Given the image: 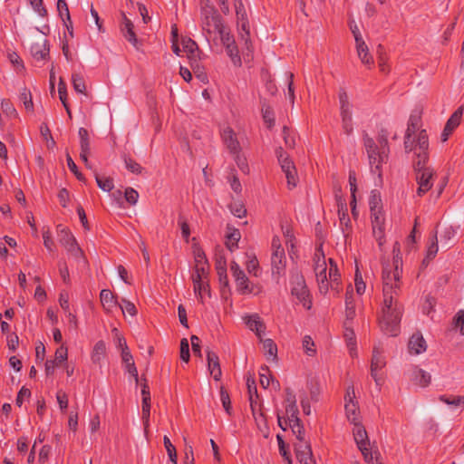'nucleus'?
I'll return each mask as SVG.
<instances>
[{"label": "nucleus", "mask_w": 464, "mask_h": 464, "mask_svg": "<svg viewBox=\"0 0 464 464\" xmlns=\"http://www.w3.org/2000/svg\"><path fill=\"white\" fill-rule=\"evenodd\" d=\"M112 333L114 334L117 348L120 349L121 352L129 350L125 338L120 334L118 329L114 328L112 330Z\"/></svg>", "instance_id": "052dcab7"}, {"label": "nucleus", "mask_w": 464, "mask_h": 464, "mask_svg": "<svg viewBox=\"0 0 464 464\" xmlns=\"http://www.w3.org/2000/svg\"><path fill=\"white\" fill-rule=\"evenodd\" d=\"M122 22L121 24L120 29L124 36V38L130 43L135 48L138 47V38L136 33L134 32V24L130 19L127 17L124 13H121Z\"/></svg>", "instance_id": "6ab92c4d"}, {"label": "nucleus", "mask_w": 464, "mask_h": 464, "mask_svg": "<svg viewBox=\"0 0 464 464\" xmlns=\"http://www.w3.org/2000/svg\"><path fill=\"white\" fill-rule=\"evenodd\" d=\"M95 179L98 187L103 191H111L114 185L113 179L109 177H102L99 174L95 173Z\"/></svg>", "instance_id": "a19ab883"}, {"label": "nucleus", "mask_w": 464, "mask_h": 464, "mask_svg": "<svg viewBox=\"0 0 464 464\" xmlns=\"http://www.w3.org/2000/svg\"><path fill=\"white\" fill-rule=\"evenodd\" d=\"M288 422L294 435L296 438V442L306 441L304 440V429L303 424L301 423V420L293 419L291 421Z\"/></svg>", "instance_id": "c9c22d12"}, {"label": "nucleus", "mask_w": 464, "mask_h": 464, "mask_svg": "<svg viewBox=\"0 0 464 464\" xmlns=\"http://www.w3.org/2000/svg\"><path fill=\"white\" fill-rule=\"evenodd\" d=\"M356 50H357L358 57L360 58L361 62L363 64H365L369 67L373 65V63H374L373 58L370 54L369 48H368L367 44H365V42L363 41V39L357 38Z\"/></svg>", "instance_id": "c85d7f7f"}, {"label": "nucleus", "mask_w": 464, "mask_h": 464, "mask_svg": "<svg viewBox=\"0 0 464 464\" xmlns=\"http://www.w3.org/2000/svg\"><path fill=\"white\" fill-rule=\"evenodd\" d=\"M338 215L340 219V225L342 227V230L345 236L349 234L351 231V221L350 218L347 214V206L345 202L340 200L338 203Z\"/></svg>", "instance_id": "7c9ffc66"}, {"label": "nucleus", "mask_w": 464, "mask_h": 464, "mask_svg": "<svg viewBox=\"0 0 464 464\" xmlns=\"http://www.w3.org/2000/svg\"><path fill=\"white\" fill-rule=\"evenodd\" d=\"M392 255V265H383L382 268L383 305L379 324L385 334L396 336L399 334L402 314V305L399 302L402 284V256L399 242L394 243Z\"/></svg>", "instance_id": "f257e3e1"}, {"label": "nucleus", "mask_w": 464, "mask_h": 464, "mask_svg": "<svg viewBox=\"0 0 464 464\" xmlns=\"http://www.w3.org/2000/svg\"><path fill=\"white\" fill-rule=\"evenodd\" d=\"M386 365V360L377 348L373 349L372 362H371V375L373 378L377 385H381L382 382V374H379V371L382 370Z\"/></svg>", "instance_id": "dca6fc26"}, {"label": "nucleus", "mask_w": 464, "mask_h": 464, "mask_svg": "<svg viewBox=\"0 0 464 464\" xmlns=\"http://www.w3.org/2000/svg\"><path fill=\"white\" fill-rule=\"evenodd\" d=\"M285 413L287 415L288 421H291L293 419H299V411L296 402L285 403Z\"/></svg>", "instance_id": "680f3d73"}, {"label": "nucleus", "mask_w": 464, "mask_h": 464, "mask_svg": "<svg viewBox=\"0 0 464 464\" xmlns=\"http://www.w3.org/2000/svg\"><path fill=\"white\" fill-rule=\"evenodd\" d=\"M321 249H318L314 255V273L316 280L318 282L319 290L321 293H327L329 289L328 283V271L325 257L324 253H320Z\"/></svg>", "instance_id": "f8f14e48"}, {"label": "nucleus", "mask_w": 464, "mask_h": 464, "mask_svg": "<svg viewBox=\"0 0 464 464\" xmlns=\"http://www.w3.org/2000/svg\"><path fill=\"white\" fill-rule=\"evenodd\" d=\"M241 237L240 232L238 229H234L227 236L226 246L229 250H233L234 247L237 246V242Z\"/></svg>", "instance_id": "8fccbe9b"}, {"label": "nucleus", "mask_w": 464, "mask_h": 464, "mask_svg": "<svg viewBox=\"0 0 464 464\" xmlns=\"http://www.w3.org/2000/svg\"><path fill=\"white\" fill-rule=\"evenodd\" d=\"M262 115L264 121L267 124L268 128H271L275 124L274 111L270 107L262 109Z\"/></svg>", "instance_id": "69168bd1"}, {"label": "nucleus", "mask_w": 464, "mask_h": 464, "mask_svg": "<svg viewBox=\"0 0 464 464\" xmlns=\"http://www.w3.org/2000/svg\"><path fill=\"white\" fill-rule=\"evenodd\" d=\"M100 299L106 313H111L114 307L119 305L117 297L109 289H102L101 291Z\"/></svg>", "instance_id": "cd10ccee"}, {"label": "nucleus", "mask_w": 464, "mask_h": 464, "mask_svg": "<svg viewBox=\"0 0 464 464\" xmlns=\"http://www.w3.org/2000/svg\"><path fill=\"white\" fill-rule=\"evenodd\" d=\"M344 409L347 420L355 424L361 422V415L358 406V401L355 400V392L353 386H349L346 389L344 396Z\"/></svg>", "instance_id": "ddd939ff"}, {"label": "nucleus", "mask_w": 464, "mask_h": 464, "mask_svg": "<svg viewBox=\"0 0 464 464\" xmlns=\"http://www.w3.org/2000/svg\"><path fill=\"white\" fill-rule=\"evenodd\" d=\"M32 56L36 61H43L49 55V45L46 39H42L31 45L30 48Z\"/></svg>", "instance_id": "a878e982"}, {"label": "nucleus", "mask_w": 464, "mask_h": 464, "mask_svg": "<svg viewBox=\"0 0 464 464\" xmlns=\"http://www.w3.org/2000/svg\"><path fill=\"white\" fill-rule=\"evenodd\" d=\"M420 117L411 114L404 136V150L406 153L412 152L417 158H425V151L429 150V137L425 130H419Z\"/></svg>", "instance_id": "f03ea898"}, {"label": "nucleus", "mask_w": 464, "mask_h": 464, "mask_svg": "<svg viewBox=\"0 0 464 464\" xmlns=\"http://www.w3.org/2000/svg\"><path fill=\"white\" fill-rule=\"evenodd\" d=\"M208 269L205 267H194V272L192 274V281L194 285V292L198 300L203 303V295L201 293V285L202 280H207L208 276Z\"/></svg>", "instance_id": "412c9836"}, {"label": "nucleus", "mask_w": 464, "mask_h": 464, "mask_svg": "<svg viewBox=\"0 0 464 464\" xmlns=\"http://www.w3.org/2000/svg\"><path fill=\"white\" fill-rule=\"evenodd\" d=\"M329 271H328V283L331 285V288L335 290L337 293L339 292V278L340 274L338 272L337 265L332 258H329Z\"/></svg>", "instance_id": "2f4dec72"}, {"label": "nucleus", "mask_w": 464, "mask_h": 464, "mask_svg": "<svg viewBox=\"0 0 464 464\" xmlns=\"http://www.w3.org/2000/svg\"><path fill=\"white\" fill-rule=\"evenodd\" d=\"M344 326V332H343V337L345 339L347 347L349 349V353L351 356L356 355V339H355V334L353 329V321H344L343 324Z\"/></svg>", "instance_id": "393cba45"}, {"label": "nucleus", "mask_w": 464, "mask_h": 464, "mask_svg": "<svg viewBox=\"0 0 464 464\" xmlns=\"http://www.w3.org/2000/svg\"><path fill=\"white\" fill-rule=\"evenodd\" d=\"M218 39L220 40L225 47L236 43L234 37L230 34V32L226 26L218 33Z\"/></svg>", "instance_id": "864d4df0"}, {"label": "nucleus", "mask_w": 464, "mask_h": 464, "mask_svg": "<svg viewBox=\"0 0 464 464\" xmlns=\"http://www.w3.org/2000/svg\"><path fill=\"white\" fill-rule=\"evenodd\" d=\"M389 131L382 129L378 133L377 145L372 138L367 134L363 136V144L366 149L372 171L381 176L382 165L388 159L390 152L388 145Z\"/></svg>", "instance_id": "7ed1b4c3"}, {"label": "nucleus", "mask_w": 464, "mask_h": 464, "mask_svg": "<svg viewBox=\"0 0 464 464\" xmlns=\"http://www.w3.org/2000/svg\"><path fill=\"white\" fill-rule=\"evenodd\" d=\"M66 160H67V166H68L69 169L75 175L77 179L80 181H85L84 176L82 175V172L79 171L75 162L73 161V160L72 159L70 154L66 155Z\"/></svg>", "instance_id": "4d7b16f0"}, {"label": "nucleus", "mask_w": 464, "mask_h": 464, "mask_svg": "<svg viewBox=\"0 0 464 464\" xmlns=\"http://www.w3.org/2000/svg\"><path fill=\"white\" fill-rule=\"evenodd\" d=\"M243 320L246 326L251 331L255 332L258 337H261L262 334L265 333L266 325L257 314L246 315L243 317Z\"/></svg>", "instance_id": "5701e85b"}, {"label": "nucleus", "mask_w": 464, "mask_h": 464, "mask_svg": "<svg viewBox=\"0 0 464 464\" xmlns=\"http://www.w3.org/2000/svg\"><path fill=\"white\" fill-rule=\"evenodd\" d=\"M302 346H303V349L304 351V353L308 355V356H314L315 355L316 353V350L314 348V342L313 341L312 337L309 336V335H305L304 338H303V341H302Z\"/></svg>", "instance_id": "09e8293b"}, {"label": "nucleus", "mask_w": 464, "mask_h": 464, "mask_svg": "<svg viewBox=\"0 0 464 464\" xmlns=\"http://www.w3.org/2000/svg\"><path fill=\"white\" fill-rule=\"evenodd\" d=\"M221 137L230 153H240L241 147L239 141L236 136L235 131L230 127H227L223 130Z\"/></svg>", "instance_id": "aec40b11"}, {"label": "nucleus", "mask_w": 464, "mask_h": 464, "mask_svg": "<svg viewBox=\"0 0 464 464\" xmlns=\"http://www.w3.org/2000/svg\"><path fill=\"white\" fill-rule=\"evenodd\" d=\"M276 153L281 169L285 174L288 187L295 188L296 186L298 178L294 162L289 158L288 154L283 150V148H278Z\"/></svg>", "instance_id": "1a4fd4ad"}, {"label": "nucleus", "mask_w": 464, "mask_h": 464, "mask_svg": "<svg viewBox=\"0 0 464 464\" xmlns=\"http://www.w3.org/2000/svg\"><path fill=\"white\" fill-rule=\"evenodd\" d=\"M246 387L248 392L249 399H252L253 397L257 398V389L256 384V380L252 375H247L246 378Z\"/></svg>", "instance_id": "13d9d810"}, {"label": "nucleus", "mask_w": 464, "mask_h": 464, "mask_svg": "<svg viewBox=\"0 0 464 464\" xmlns=\"http://www.w3.org/2000/svg\"><path fill=\"white\" fill-rule=\"evenodd\" d=\"M67 358H68V350L64 345H61L55 351V358L53 361H56V362L60 365L62 362H64L65 361H67Z\"/></svg>", "instance_id": "338daca9"}, {"label": "nucleus", "mask_w": 464, "mask_h": 464, "mask_svg": "<svg viewBox=\"0 0 464 464\" xmlns=\"http://www.w3.org/2000/svg\"><path fill=\"white\" fill-rule=\"evenodd\" d=\"M189 357L190 354L188 341L186 338H183L180 341V359L183 362H188L189 361Z\"/></svg>", "instance_id": "0e129e2a"}, {"label": "nucleus", "mask_w": 464, "mask_h": 464, "mask_svg": "<svg viewBox=\"0 0 464 464\" xmlns=\"http://www.w3.org/2000/svg\"><path fill=\"white\" fill-rule=\"evenodd\" d=\"M79 138H80V158L83 161L84 165L88 169H92V165L89 162L88 156L91 152V143L89 138V132L85 128H80L78 130Z\"/></svg>", "instance_id": "a211bd4d"}, {"label": "nucleus", "mask_w": 464, "mask_h": 464, "mask_svg": "<svg viewBox=\"0 0 464 464\" xmlns=\"http://www.w3.org/2000/svg\"><path fill=\"white\" fill-rule=\"evenodd\" d=\"M271 249L272 274L276 277V280H278L279 277L285 274L286 258L280 238L277 236H275L272 238Z\"/></svg>", "instance_id": "0eeeda50"}, {"label": "nucleus", "mask_w": 464, "mask_h": 464, "mask_svg": "<svg viewBox=\"0 0 464 464\" xmlns=\"http://www.w3.org/2000/svg\"><path fill=\"white\" fill-rule=\"evenodd\" d=\"M119 306L122 313H128L131 316H135L137 314V309L134 304L129 300L124 298L121 299V304H119Z\"/></svg>", "instance_id": "5fc2aeb1"}, {"label": "nucleus", "mask_w": 464, "mask_h": 464, "mask_svg": "<svg viewBox=\"0 0 464 464\" xmlns=\"http://www.w3.org/2000/svg\"><path fill=\"white\" fill-rule=\"evenodd\" d=\"M106 354V344L103 341H98L92 349L91 359L94 364H100Z\"/></svg>", "instance_id": "473e14b6"}, {"label": "nucleus", "mask_w": 464, "mask_h": 464, "mask_svg": "<svg viewBox=\"0 0 464 464\" xmlns=\"http://www.w3.org/2000/svg\"><path fill=\"white\" fill-rule=\"evenodd\" d=\"M225 48H226L227 55L231 59L232 63L237 66H240L241 65V58H240V55L238 53V48H237L236 43L233 44L227 45Z\"/></svg>", "instance_id": "c03bdc74"}, {"label": "nucleus", "mask_w": 464, "mask_h": 464, "mask_svg": "<svg viewBox=\"0 0 464 464\" xmlns=\"http://www.w3.org/2000/svg\"><path fill=\"white\" fill-rule=\"evenodd\" d=\"M259 381H260V384L262 385L263 388L266 389L270 382H272L273 384H276V388L279 389L280 387V383L278 381H275L273 379V377L271 376L270 374V370L269 368L266 366V365H264L261 367L260 369V372H259Z\"/></svg>", "instance_id": "f704fd0d"}, {"label": "nucleus", "mask_w": 464, "mask_h": 464, "mask_svg": "<svg viewBox=\"0 0 464 464\" xmlns=\"http://www.w3.org/2000/svg\"><path fill=\"white\" fill-rule=\"evenodd\" d=\"M150 395L142 397V420L144 425V431L147 432L150 426Z\"/></svg>", "instance_id": "e433bc0d"}, {"label": "nucleus", "mask_w": 464, "mask_h": 464, "mask_svg": "<svg viewBox=\"0 0 464 464\" xmlns=\"http://www.w3.org/2000/svg\"><path fill=\"white\" fill-rule=\"evenodd\" d=\"M455 328L459 329L460 334L464 335V310H459L454 317Z\"/></svg>", "instance_id": "774afa93"}, {"label": "nucleus", "mask_w": 464, "mask_h": 464, "mask_svg": "<svg viewBox=\"0 0 464 464\" xmlns=\"http://www.w3.org/2000/svg\"><path fill=\"white\" fill-rule=\"evenodd\" d=\"M283 136H284V140H285V146L287 148L292 149L295 146V140H296L295 133L286 126H284V128H283Z\"/></svg>", "instance_id": "de8ad7c7"}, {"label": "nucleus", "mask_w": 464, "mask_h": 464, "mask_svg": "<svg viewBox=\"0 0 464 464\" xmlns=\"http://www.w3.org/2000/svg\"><path fill=\"white\" fill-rule=\"evenodd\" d=\"M72 82L75 92L79 93H84L86 90L85 82L82 75L79 73H72Z\"/></svg>", "instance_id": "a18cd8bd"}, {"label": "nucleus", "mask_w": 464, "mask_h": 464, "mask_svg": "<svg viewBox=\"0 0 464 464\" xmlns=\"http://www.w3.org/2000/svg\"><path fill=\"white\" fill-rule=\"evenodd\" d=\"M230 271L233 277L235 278L238 292L244 295L253 293V286L251 285L245 272L240 268L237 262H231Z\"/></svg>", "instance_id": "4468645a"}, {"label": "nucleus", "mask_w": 464, "mask_h": 464, "mask_svg": "<svg viewBox=\"0 0 464 464\" xmlns=\"http://www.w3.org/2000/svg\"><path fill=\"white\" fill-rule=\"evenodd\" d=\"M20 100L23 102L24 108L28 111H34V103L32 94L29 89L24 88L20 92Z\"/></svg>", "instance_id": "37998d69"}, {"label": "nucleus", "mask_w": 464, "mask_h": 464, "mask_svg": "<svg viewBox=\"0 0 464 464\" xmlns=\"http://www.w3.org/2000/svg\"><path fill=\"white\" fill-rule=\"evenodd\" d=\"M321 249H318L314 255V273L316 280L318 282L319 290L321 293H327L329 289L328 283V271L325 257L324 253H320Z\"/></svg>", "instance_id": "9b49d317"}, {"label": "nucleus", "mask_w": 464, "mask_h": 464, "mask_svg": "<svg viewBox=\"0 0 464 464\" xmlns=\"http://www.w3.org/2000/svg\"><path fill=\"white\" fill-rule=\"evenodd\" d=\"M200 25L206 39L217 41L218 33L225 27L218 11L210 14H200Z\"/></svg>", "instance_id": "423d86ee"}, {"label": "nucleus", "mask_w": 464, "mask_h": 464, "mask_svg": "<svg viewBox=\"0 0 464 464\" xmlns=\"http://www.w3.org/2000/svg\"><path fill=\"white\" fill-rule=\"evenodd\" d=\"M192 248L195 262L194 267L209 268L208 261L203 249L197 245H194Z\"/></svg>", "instance_id": "72a5a7b5"}, {"label": "nucleus", "mask_w": 464, "mask_h": 464, "mask_svg": "<svg viewBox=\"0 0 464 464\" xmlns=\"http://www.w3.org/2000/svg\"><path fill=\"white\" fill-rule=\"evenodd\" d=\"M438 250H439V246H438V241H437V235L435 234L434 237H432L430 245L428 246L427 254H426L425 258L422 261V264L428 265L430 263V261L432 260L436 256Z\"/></svg>", "instance_id": "4c0bfd02"}, {"label": "nucleus", "mask_w": 464, "mask_h": 464, "mask_svg": "<svg viewBox=\"0 0 464 464\" xmlns=\"http://www.w3.org/2000/svg\"><path fill=\"white\" fill-rule=\"evenodd\" d=\"M356 315L353 287L349 285L345 293V320L353 321Z\"/></svg>", "instance_id": "c756f323"}, {"label": "nucleus", "mask_w": 464, "mask_h": 464, "mask_svg": "<svg viewBox=\"0 0 464 464\" xmlns=\"http://www.w3.org/2000/svg\"><path fill=\"white\" fill-rule=\"evenodd\" d=\"M462 117V109L459 108L457 111H455L452 115L450 117V119L447 121L445 127L447 128V130H454L461 121Z\"/></svg>", "instance_id": "58836bf2"}, {"label": "nucleus", "mask_w": 464, "mask_h": 464, "mask_svg": "<svg viewBox=\"0 0 464 464\" xmlns=\"http://www.w3.org/2000/svg\"><path fill=\"white\" fill-rule=\"evenodd\" d=\"M291 295L295 296L303 306L309 310L312 307V298L310 291L306 285L305 279L302 273L297 269L291 270L290 273Z\"/></svg>", "instance_id": "39448f33"}, {"label": "nucleus", "mask_w": 464, "mask_h": 464, "mask_svg": "<svg viewBox=\"0 0 464 464\" xmlns=\"http://www.w3.org/2000/svg\"><path fill=\"white\" fill-rule=\"evenodd\" d=\"M371 218L372 225V233L375 239L378 242L380 247L385 242L384 239V215L382 213V208L375 211H371Z\"/></svg>", "instance_id": "2eb2a0df"}, {"label": "nucleus", "mask_w": 464, "mask_h": 464, "mask_svg": "<svg viewBox=\"0 0 464 464\" xmlns=\"http://www.w3.org/2000/svg\"><path fill=\"white\" fill-rule=\"evenodd\" d=\"M217 273L219 277L220 282H224L225 285H227V266L226 261L219 259L217 261L216 265Z\"/></svg>", "instance_id": "603ef678"}, {"label": "nucleus", "mask_w": 464, "mask_h": 464, "mask_svg": "<svg viewBox=\"0 0 464 464\" xmlns=\"http://www.w3.org/2000/svg\"><path fill=\"white\" fill-rule=\"evenodd\" d=\"M408 347L411 353L420 354L426 351L427 344L423 336L420 334L416 333L411 335Z\"/></svg>", "instance_id": "bb28decb"}, {"label": "nucleus", "mask_w": 464, "mask_h": 464, "mask_svg": "<svg viewBox=\"0 0 464 464\" xmlns=\"http://www.w3.org/2000/svg\"><path fill=\"white\" fill-rule=\"evenodd\" d=\"M208 368L215 381H220L222 371L219 363V358L216 353L212 351L207 352Z\"/></svg>", "instance_id": "b1692460"}, {"label": "nucleus", "mask_w": 464, "mask_h": 464, "mask_svg": "<svg viewBox=\"0 0 464 464\" xmlns=\"http://www.w3.org/2000/svg\"><path fill=\"white\" fill-rule=\"evenodd\" d=\"M353 425V433L357 447L362 452L364 460L366 462H372L373 460V454L370 449V441L366 430L361 422H356Z\"/></svg>", "instance_id": "9d476101"}, {"label": "nucleus", "mask_w": 464, "mask_h": 464, "mask_svg": "<svg viewBox=\"0 0 464 464\" xmlns=\"http://www.w3.org/2000/svg\"><path fill=\"white\" fill-rule=\"evenodd\" d=\"M410 380L414 384L425 388L429 386V384L430 383L431 376L429 372H425L424 370L417 366H413L412 369L411 370Z\"/></svg>", "instance_id": "4be33fe9"}, {"label": "nucleus", "mask_w": 464, "mask_h": 464, "mask_svg": "<svg viewBox=\"0 0 464 464\" xmlns=\"http://www.w3.org/2000/svg\"><path fill=\"white\" fill-rule=\"evenodd\" d=\"M439 400L448 405H452L455 407L464 405V395L463 396H447L440 395Z\"/></svg>", "instance_id": "49530a36"}, {"label": "nucleus", "mask_w": 464, "mask_h": 464, "mask_svg": "<svg viewBox=\"0 0 464 464\" xmlns=\"http://www.w3.org/2000/svg\"><path fill=\"white\" fill-rule=\"evenodd\" d=\"M263 349L266 357H272L273 360L277 358V347L272 339L268 338L263 341Z\"/></svg>", "instance_id": "ea45409f"}, {"label": "nucleus", "mask_w": 464, "mask_h": 464, "mask_svg": "<svg viewBox=\"0 0 464 464\" xmlns=\"http://www.w3.org/2000/svg\"><path fill=\"white\" fill-rule=\"evenodd\" d=\"M163 442H164V446L167 450L169 460L173 464H177L178 463V456H177V450H176L175 446L171 443L169 438L166 435L163 438Z\"/></svg>", "instance_id": "79ce46f5"}, {"label": "nucleus", "mask_w": 464, "mask_h": 464, "mask_svg": "<svg viewBox=\"0 0 464 464\" xmlns=\"http://www.w3.org/2000/svg\"><path fill=\"white\" fill-rule=\"evenodd\" d=\"M428 160L429 150L425 151L424 159L417 158L416 156L412 159L418 184L417 195L419 197H423L433 186L435 171L431 167L426 165Z\"/></svg>", "instance_id": "20e7f679"}, {"label": "nucleus", "mask_w": 464, "mask_h": 464, "mask_svg": "<svg viewBox=\"0 0 464 464\" xmlns=\"http://www.w3.org/2000/svg\"><path fill=\"white\" fill-rule=\"evenodd\" d=\"M125 166L128 170L134 174H140L142 172L143 168L134 160L130 158L124 159Z\"/></svg>", "instance_id": "bf43d9fd"}, {"label": "nucleus", "mask_w": 464, "mask_h": 464, "mask_svg": "<svg viewBox=\"0 0 464 464\" xmlns=\"http://www.w3.org/2000/svg\"><path fill=\"white\" fill-rule=\"evenodd\" d=\"M276 439L278 441L279 452H280L281 456L287 462V464H292V459H291L290 452L288 451L282 436L277 435Z\"/></svg>", "instance_id": "3c124183"}, {"label": "nucleus", "mask_w": 464, "mask_h": 464, "mask_svg": "<svg viewBox=\"0 0 464 464\" xmlns=\"http://www.w3.org/2000/svg\"><path fill=\"white\" fill-rule=\"evenodd\" d=\"M247 272L255 276H259V263L256 256L251 257L246 263Z\"/></svg>", "instance_id": "e2e57ef3"}, {"label": "nucleus", "mask_w": 464, "mask_h": 464, "mask_svg": "<svg viewBox=\"0 0 464 464\" xmlns=\"http://www.w3.org/2000/svg\"><path fill=\"white\" fill-rule=\"evenodd\" d=\"M59 242L67 250V252L76 260L82 259L85 262V256L82 249L79 246L74 236L71 231L63 227L61 225L57 227Z\"/></svg>", "instance_id": "6e6552de"}, {"label": "nucleus", "mask_w": 464, "mask_h": 464, "mask_svg": "<svg viewBox=\"0 0 464 464\" xmlns=\"http://www.w3.org/2000/svg\"><path fill=\"white\" fill-rule=\"evenodd\" d=\"M57 11L59 13L60 17L63 21L64 20H70V12L68 5L65 2V0H58L57 1Z\"/></svg>", "instance_id": "6e6d98bb"}, {"label": "nucleus", "mask_w": 464, "mask_h": 464, "mask_svg": "<svg viewBox=\"0 0 464 464\" xmlns=\"http://www.w3.org/2000/svg\"><path fill=\"white\" fill-rule=\"evenodd\" d=\"M295 451L300 464H315L311 445L308 441L295 442Z\"/></svg>", "instance_id": "f3484780"}]
</instances>
